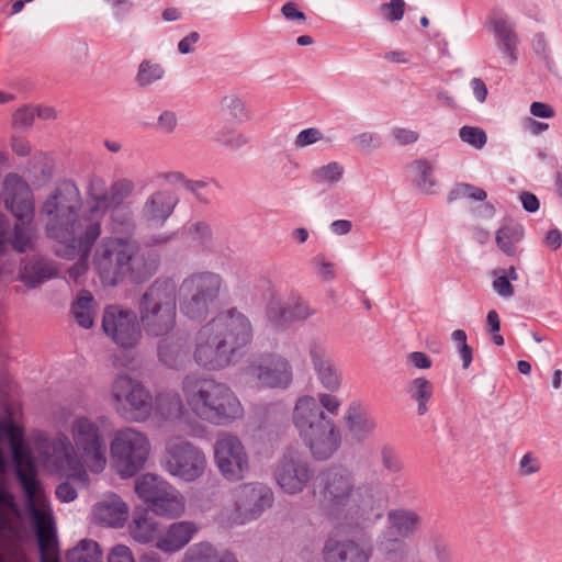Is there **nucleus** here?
I'll return each mask as SVG.
<instances>
[{
    "mask_svg": "<svg viewBox=\"0 0 562 562\" xmlns=\"http://www.w3.org/2000/svg\"><path fill=\"white\" fill-rule=\"evenodd\" d=\"M414 168L418 172V188L425 193H431L432 187L436 184L432 178V167L426 159H417L414 161Z\"/></svg>",
    "mask_w": 562,
    "mask_h": 562,
    "instance_id": "a18cd8bd",
    "label": "nucleus"
},
{
    "mask_svg": "<svg viewBox=\"0 0 562 562\" xmlns=\"http://www.w3.org/2000/svg\"><path fill=\"white\" fill-rule=\"evenodd\" d=\"M167 467L172 475L191 482L202 475L205 457L199 448L189 441L173 442L169 447Z\"/></svg>",
    "mask_w": 562,
    "mask_h": 562,
    "instance_id": "f3484780",
    "label": "nucleus"
},
{
    "mask_svg": "<svg viewBox=\"0 0 562 562\" xmlns=\"http://www.w3.org/2000/svg\"><path fill=\"white\" fill-rule=\"evenodd\" d=\"M406 392L417 403V414L425 415L428 412L427 403L434 394V384L426 378L419 376L407 384Z\"/></svg>",
    "mask_w": 562,
    "mask_h": 562,
    "instance_id": "f704fd0d",
    "label": "nucleus"
},
{
    "mask_svg": "<svg viewBox=\"0 0 562 562\" xmlns=\"http://www.w3.org/2000/svg\"><path fill=\"white\" fill-rule=\"evenodd\" d=\"M493 289L502 297H509L514 294V288L508 276H499L493 281Z\"/></svg>",
    "mask_w": 562,
    "mask_h": 562,
    "instance_id": "69168bd1",
    "label": "nucleus"
},
{
    "mask_svg": "<svg viewBox=\"0 0 562 562\" xmlns=\"http://www.w3.org/2000/svg\"><path fill=\"white\" fill-rule=\"evenodd\" d=\"M316 486L328 514L347 525L362 526L383 516L385 497L372 484L355 486L351 473L342 467H330L316 475Z\"/></svg>",
    "mask_w": 562,
    "mask_h": 562,
    "instance_id": "f257e3e1",
    "label": "nucleus"
},
{
    "mask_svg": "<svg viewBox=\"0 0 562 562\" xmlns=\"http://www.w3.org/2000/svg\"><path fill=\"white\" fill-rule=\"evenodd\" d=\"M345 422L352 438L357 441L364 440L375 428V420L362 408L361 403L352 401L345 415Z\"/></svg>",
    "mask_w": 562,
    "mask_h": 562,
    "instance_id": "cd10ccee",
    "label": "nucleus"
},
{
    "mask_svg": "<svg viewBox=\"0 0 562 562\" xmlns=\"http://www.w3.org/2000/svg\"><path fill=\"white\" fill-rule=\"evenodd\" d=\"M171 486L162 477L147 473L139 476L135 482V493L146 505H150L161 493Z\"/></svg>",
    "mask_w": 562,
    "mask_h": 562,
    "instance_id": "2f4dec72",
    "label": "nucleus"
},
{
    "mask_svg": "<svg viewBox=\"0 0 562 562\" xmlns=\"http://www.w3.org/2000/svg\"><path fill=\"white\" fill-rule=\"evenodd\" d=\"M108 562H135V559L127 546L116 544L109 552Z\"/></svg>",
    "mask_w": 562,
    "mask_h": 562,
    "instance_id": "680f3d73",
    "label": "nucleus"
},
{
    "mask_svg": "<svg viewBox=\"0 0 562 562\" xmlns=\"http://www.w3.org/2000/svg\"><path fill=\"white\" fill-rule=\"evenodd\" d=\"M342 175L344 167L337 161H331L325 166L312 170L308 176V180L314 184L327 183L333 186L340 181Z\"/></svg>",
    "mask_w": 562,
    "mask_h": 562,
    "instance_id": "a19ab883",
    "label": "nucleus"
},
{
    "mask_svg": "<svg viewBox=\"0 0 562 562\" xmlns=\"http://www.w3.org/2000/svg\"><path fill=\"white\" fill-rule=\"evenodd\" d=\"M308 355L317 380L323 387L330 392L338 390L342 380L341 372L326 346L318 340H312L308 346Z\"/></svg>",
    "mask_w": 562,
    "mask_h": 562,
    "instance_id": "412c9836",
    "label": "nucleus"
},
{
    "mask_svg": "<svg viewBox=\"0 0 562 562\" xmlns=\"http://www.w3.org/2000/svg\"><path fill=\"white\" fill-rule=\"evenodd\" d=\"M5 207L19 221H31L34 213L32 192L29 184L15 173H9L3 181Z\"/></svg>",
    "mask_w": 562,
    "mask_h": 562,
    "instance_id": "a211bd4d",
    "label": "nucleus"
},
{
    "mask_svg": "<svg viewBox=\"0 0 562 562\" xmlns=\"http://www.w3.org/2000/svg\"><path fill=\"white\" fill-rule=\"evenodd\" d=\"M519 201L524 210L528 213H535L540 207V201L537 195L528 191H524L519 194Z\"/></svg>",
    "mask_w": 562,
    "mask_h": 562,
    "instance_id": "774afa93",
    "label": "nucleus"
},
{
    "mask_svg": "<svg viewBox=\"0 0 562 562\" xmlns=\"http://www.w3.org/2000/svg\"><path fill=\"white\" fill-rule=\"evenodd\" d=\"M11 239V225L5 215L0 214V257L7 251V245Z\"/></svg>",
    "mask_w": 562,
    "mask_h": 562,
    "instance_id": "0e129e2a",
    "label": "nucleus"
},
{
    "mask_svg": "<svg viewBox=\"0 0 562 562\" xmlns=\"http://www.w3.org/2000/svg\"><path fill=\"white\" fill-rule=\"evenodd\" d=\"M108 187L105 180L91 175L86 189V201L72 181V195L77 205L72 204V280H77L89 268L91 249L101 235V218L104 215Z\"/></svg>",
    "mask_w": 562,
    "mask_h": 562,
    "instance_id": "39448f33",
    "label": "nucleus"
},
{
    "mask_svg": "<svg viewBox=\"0 0 562 562\" xmlns=\"http://www.w3.org/2000/svg\"><path fill=\"white\" fill-rule=\"evenodd\" d=\"M101 327L103 333L122 349L135 347L142 337L136 313L116 304L105 306Z\"/></svg>",
    "mask_w": 562,
    "mask_h": 562,
    "instance_id": "ddd939ff",
    "label": "nucleus"
},
{
    "mask_svg": "<svg viewBox=\"0 0 562 562\" xmlns=\"http://www.w3.org/2000/svg\"><path fill=\"white\" fill-rule=\"evenodd\" d=\"M381 9L383 12H386L387 20L392 22L400 21L405 12V2L404 0H391L387 3H383Z\"/></svg>",
    "mask_w": 562,
    "mask_h": 562,
    "instance_id": "13d9d810",
    "label": "nucleus"
},
{
    "mask_svg": "<svg viewBox=\"0 0 562 562\" xmlns=\"http://www.w3.org/2000/svg\"><path fill=\"white\" fill-rule=\"evenodd\" d=\"M72 482L87 485V469L100 474L106 467V449L101 431L95 423L86 417L72 422Z\"/></svg>",
    "mask_w": 562,
    "mask_h": 562,
    "instance_id": "1a4fd4ad",
    "label": "nucleus"
},
{
    "mask_svg": "<svg viewBox=\"0 0 562 562\" xmlns=\"http://www.w3.org/2000/svg\"><path fill=\"white\" fill-rule=\"evenodd\" d=\"M491 25L493 26V31L497 40L498 49L504 56L508 57L509 64L514 65L518 60V34L508 20L502 14L494 13V18L491 20Z\"/></svg>",
    "mask_w": 562,
    "mask_h": 562,
    "instance_id": "bb28decb",
    "label": "nucleus"
},
{
    "mask_svg": "<svg viewBox=\"0 0 562 562\" xmlns=\"http://www.w3.org/2000/svg\"><path fill=\"white\" fill-rule=\"evenodd\" d=\"M131 537L140 543H148L159 537L158 524L153 515L140 506L135 507L128 526Z\"/></svg>",
    "mask_w": 562,
    "mask_h": 562,
    "instance_id": "c85d7f7f",
    "label": "nucleus"
},
{
    "mask_svg": "<svg viewBox=\"0 0 562 562\" xmlns=\"http://www.w3.org/2000/svg\"><path fill=\"white\" fill-rule=\"evenodd\" d=\"M288 306V323L294 321H304L314 314V311L310 308L304 302H296L293 305L286 304Z\"/></svg>",
    "mask_w": 562,
    "mask_h": 562,
    "instance_id": "6e6d98bb",
    "label": "nucleus"
},
{
    "mask_svg": "<svg viewBox=\"0 0 562 562\" xmlns=\"http://www.w3.org/2000/svg\"><path fill=\"white\" fill-rule=\"evenodd\" d=\"M288 313V306L274 297H272L267 304V318L276 327H284L289 324Z\"/></svg>",
    "mask_w": 562,
    "mask_h": 562,
    "instance_id": "49530a36",
    "label": "nucleus"
},
{
    "mask_svg": "<svg viewBox=\"0 0 562 562\" xmlns=\"http://www.w3.org/2000/svg\"><path fill=\"white\" fill-rule=\"evenodd\" d=\"M531 47L537 57L544 63L549 70H551L554 61L543 33L535 34L531 41Z\"/></svg>",
    "mask_w": 562,
    "mask_h": 562,
    "instance_id": "09e8293b",
    "label": "nucleus"
},
{
    "mask_svg": "<svg viewBox=\"0 0 562 562\" xmlns=\"http://www.w3.org/2000/svg\"><path fill=\"white\" fill-rule=\"evenodd\" d=\"M164 75L165 69L160 64L144 59L138 66L135 81L139 87L145 88L160 80Z\"/></svg>",
    "mask_w": 562,
    "mask_h": 562,
    "instance_id": "37998d69",
    "label": "nucleus"
},
{
    "mask_svg": "<svg viewBox=\"0 0 562 562\" xmlns=\"http://www.w3.org/2000/svg\"><path fill=\"white\" fill-rule=\"evenodd\" d=\"M42 213L47 216L46 233L64 246L63 252L56 250L60 256L70 254V204L59 190H56L47 198L42 207Z\"/></svg>",
    "mask_w": 562,
    "mask_h": 562,
    "instance_id": "2eb2a0df",
    "label": "nucleus"
},
{
    "mask_svg": "<svg viewBox=\"0 0 562 562\" xmlns=\"http://www.w3.org/2000/svg\"><path fill=\"white\" fill-rule=\"evenodd\" d=\"M198 530L199 528L193 521L171 522L157 538L156 548L168 554L179 552L193 539Z\"/></svg>",
    "mask_w": 562,
    "mask_h": 562,
    "instance_id": "4be33fe9",
    "label": "nucleus"
},
{
    "mask_svg": "<svg viewBox=\"0 0 562 562\" xmlns=\"http://www.w3.org/2000/svg\"><path fill=\"white\" fill-rule=\"evenodd\" d=\"M30 222L31 221H20V223L14 226L12 246L18 252H25L31 244V238L24 228V225Z\"/></svg>",
    "mask_w": 562,
    "mask_h": 562,
    "instance_id": "3c124183",
    "label": "nucleus"
},
{
    "mask_svg": "<svg viewBox=\"0 0 562 562\" xmlns=\"http://www.w3.org/2000/svg\"><path fill=\"white\" fill-rule=\"evenodd\" d=\"M102 550L92 539H82L72 547V562H102Z\"/></svg>",
    "mask_w": 562,
    "mask_h": 562,
    "instance_id": "79ce46f5",
    "label": "nucleus"
},
{
    "mask_svg": "<svg viewBox=\"0 0 562 562\" xmlns=\"http://www.w3.org/2000/svg\"><path fill=\"white\" fill-rule=\"evenodd\" d=\"M285 415L276 405L266 406L258 414V429L268 435H278L283 426Z\"/></svg>",
    "mask_w": 562,
    "mask_h": 562,
    "instance_id": "4c0bfd02",
    "label": "nucleus"
},
{
    "mask_svg": "<svg viewBox=\"0 0 562 562\" xmlns=\"http://www.w3.org/2000/svg\"><path fill=\"white\" fill-rule=\"evenodd\" d=\"M387 518L390 525L403 538L414 535L422 521L420 516L416 512L404 508L390 510Z\"/></svg>",
    "mask_w": 562,
    "mask_h": 562,
    "instance_id": "72a5a7b5",
    "label": "nucleus"
},
{
    "mask_svg": "<svg viewBox=\"0 0 562 562\" xmlns=\"http://www.w3.org/2000/svg\"><path fill=\"white\" fill-rule=\"evenodd\" d=\"M273 475L285 493L295 495L305 490L315 476V470L296 450L289 449L276 464Z\"/></svg>",
    "mask_w": 562,
    "mask_h": 562,
    "instance_id": "4468645a",
    "label": "nucleus"
},
{
    "mask_svg": "<svg viewBox=\"0 0 562 562\" xmlns=\"http://www.w3.org/2000/svg\"><path fill=\"white\" fill-rule=\"evenodd\" d=\"M522 236L524 227L521 225L503 226L496 233V244L507 256H514L515 245L521 240Z\"/></svg>",
    "mask_w": 562,
    "mask_h": 562,
    "instance_id": "58836bf2",
    "label": "nucleus"
},
{
    "mask_svg": "<svg viewBox=\"0 0 562 562\" xmlns=\"http://www.w3.org/2000/svg\"><path fill=\"white\" fill-rule=\"evenodd\" d=\"M223 279L212 271L194 272L179 285V306L190 321L203 323L216 307Z\"/></svg>",
    "mask_w": 562,
    "mask_h": 562,
    "instance_id": "9d476101",
    "label": "nucleus"
},
{
    "mask_svg": "<svg viewBox=\"0 0 562 562\" xmlns=\"http://www.w3.org/2000/svg\"><path fill=\"white\" fill-rule=\"evenodd\" d=\"M257 379L268 387L286 389L293 380L292 367L282 356L268 353L254 367Z\"/></svg>",
    "mask_w": 562,
    "mask_h": 562,
    "instance_id": "aec40b11",
    "label": "nucleus"
},
{
    "mask_svg": "<svg viewBox=\"0 0 562 562\" xmlns=\"http://www.w3.org/2000/svg\"><path fill=\"white\" fill-rule=\"evenodd\" d=\"M183 392L192 412L214 425H226L243 416V406L232 390L213 379L187 376Z\"/></svg>",
    "mask_w": 562,
    "mask_h": 562,
    "instance_id": "423d86ee",
    "label": "nucleus"
},
{
    "mask_svg": "<svg viewBox=\"0 0 562 562\" xmlns=\"http://www.w3.org/2000/svg\"><path fill=\"white\" fill-rule=\"evenodd\" d=\"M392 135L402 146L414 144L419 138V134L417 132L402 127L393 128Z\"/></svg>",
    "mask_w": 562,
    "mask_h": 562,
    "instance_id": "e2e57ef3",
    "label": "nucleus"
},
{
    "mask_svg": "<svg viewBox=\"0 0 562 562\" xmlns=\"http://www.w3.org/2000/svg\"><path fill=\"white\" fill-rule=\"evenodd\" d=\"M353 142L357 143V145L362 150L375 149L382 145L381 137L379 136V134L370 132H364L357 135L353 138Z\"/></svg>",
    "mask_w": 562,
    "mask_h": 562,
    "instance_id": "052dcab7",
    "label": "nucleus"
},
{
    "mask_svg": "<svg viewBox=\"0 0 562 562\" xmlns=\"http://www.w3.org/2000/svg\"><path fill=\"white\" fill-rule=\"evenodd\" d=\"M460 139L475 149H482L487 143L486 132L479 126L464 125L459 130Z\"/></svg>",
    "mask_w": 562,
    "mask_h": 562,
    "instance_id": "c03bdc74",
    "label": "nucleus"
},
{
    "mask_svg": "<svg viewBox=\"0 0 562 562\" xmlns=\"http://www.w3.org/2000/svg\"><path fill=\"white\" fill-rule=\"evenodd\" d=\"M249 318L236 307L218 313L195 335V362L207 370H221L236 363L252 340Z\"/></svg>",
    "mask_w": 562,
    "mask_h": 562,
    "instance_id": "f03ea898",
    "label": "nucleus"
},
{
    "mask_svg": "<svg viewBox=\"0 0 562 562\" xmlns=\"http://www.w3.org/2000/svg\"><path fill=\"white\" fill-rule=\"evenodd\" d=\"M0 432L11 439L12 459L15 464V474L19 480L25 498L27 510L33 520L34 531L41 553V562H60L59 547L56 528L50 513L45 508H38L41 486L36 479L37 470L32 454L21 443L15 442L22 437L21 430L11 422L0 420Z\"/></svg>",
    "mask_w": 562,
    "mask_h": 562,
    "instance_id": "7ed1b4c3",
    "label": "nucleus"
},
{
    "mask_svg": "<svg viewBox=\"0 0 562 562\" xmlns=\"http://www.w3.org/2000/svg\"><path fill=\"white\" fill-rule=\"evenodd\" d=\"M139 322L148 336L168 335L176 326L177 285L168 277L157 278L138 300Z\"/></svg>",
    "mask_w": 562,
    "mask_h": 562,
    "instance_id": "6e6552de",
    "label": "nucleus"
},
{
    "mask_svg": "<svg viewBox=\"0 0 562 562\" xmlns=\"http://www.w3.org/2000/svg\"><path fill=\"white\" fill-rule=\"evenodd\" d=\"M149 451V440L143 432L119 429L110 443L111 469L122 479L132 477L145 467Z\"/></svg>",
    "mask_w": 562,
    "mask_h": 562,
    "instance_id": "9b49d317",
    "label": "nucleus"
},
{
    "mask_svg": "<svg viewBox=\"0 0 562 562\" xmlns=\"http://www.w3.org/2000/svg\"><path fill=\"white\" fill-rule=\"evenodd\" d=\"M35 119V109L24 106L18 109L13 114V125L19 128L30 127Z\"/></svg>",
    "mask_w": 562,
    "mask_h": 562,
    "instance_id": "4d7b16f0",
    "label": "nucleus"
},
{
    "mask_svg": "<svg viewBox=\"0 0 562 562\" xmlns=\"http://www.w3.org/2000/svg\"><path fill=\"white\" fill-rule=\"evenodd\" d=\"M53 269L48 265L41 262H30L25 265L21 281L29 288H35L53 277Z\"/></svg>",
    "mask_w": 562,
    "mask_h": 562,
    "instance_id": "ea45409f",
    "label": "nucleus"
},
{
    "mask_svg": "<svg viewBox=\"0 0 562 562\" xmlns=\"http://www.w3.org/2000/svg\"><path fill=\"white\" fill-rule=\"evenodd\" d=\"M283 16L289 21L305 22L306 15L303 11L299 10L296 4L292 1L284 3L281 8Z\"/></svg>",
    "mask_w": 562,
    "mask_h": 562,
    "instance_id": "338daca9",
    "label": "nucleus"
},
{
    "mask_svg": "<svg viewBox=\"0 0 562 562\" xmlns=\"http://www.w3.org/2000/svg\"><path fill=\"white\" fill-rule=\"evenodd\" d=\"M143 508L156 516L176 518L184 512V503L179 492L173 486H169V490H166L150 505Z\"/></svg>",
    "mask_w": 562,
    "mask_h": 562,
    "instance_id": "c756f323",
    "label": "nucleus"
},
{
    "mask_svg": "<svg viewBox=\"0 0 562 562\" xmlns=\"http://www.w3.org/2000/svg\"><path fill=\"white\" fill-rule=\"evenodd\" d=\"M323 138V133L316 127H308L301 131L294 142L295 147L303 148L315 144Z\"/></svg>",
    "mask_w": 562,
    "mask_h": 562,
    "instance_id": "864d4df0",
    "label": "nucleus"
},
{
    "mask_svg": "<svg viewBox=\"0 0 562 562\" xmlns=\"http://www.w3.org/2000/svg\"><path fill=\"white\" fill-rule=\"evenodd\" d=\"M183 562H238L236 557L228 551L218 554L209 542H200L191 546L183 558Z\"/></svg>",
    "mask_w": 562,
    "mask_h": 562,
    "instance_id": "473e14b6",
    "label": "nucleus"
},
{
    "mask_svg": "<svg viewBox=\"0 0 562 562\" xmlns=\"http://www.w3.org/2000/svg\"><path fill=\"white\" fill-rule=\"evenodd\" d=\"M272 504L273 493L270 487L259 483L244 486L239 508L246 513L248 518H258Z\"/></svg>",
    "mask_w": 562,
    "mask_h": 562,
    "instance_id": "b1692460",
    "label": "nucleus"
},
{
    "mask_svg": "<svg viewBox=\"0 0 562 562\" xmlns=\"http://www.w3.org/2000/svg\"><path fill=\"white\" fill-rule=\"evenodd\" d=\"M93 266L105 286L125 281L138 284L156 273L159 257L155 252L143 251L135 240L108 237L97 246Z\"/></svg>",
    "mask_w": 562,
    "mask_h": 562,
    "instance_id": "20e7f679",
    "label": "nucleus"
},
{
    "mask_svg": "<svg viewBox=\"0 0 562 562\" xmlns=\"http://www.w3.org/2000/svg\"><path fill=\"white\" fill-rule=\"evenodd\" d=\"M214 139L233 150L241 148L249 142V138L246 135L225 127L216 133Z\"/></svg>",
    "mask_w": 562,
    "mask_h": 562,
    "instance_id": "de8ad7c7",
    "label": "nucleus"
},
{
    "mask_svg": "<svg viewBox=\"0 0 562 562\" xmlns=\"http://www.w3.org/2000/svg\"><path fill=\"white\" fill-rule=\"evenodd\" d=\"M99 304L93 294L88 290H80L72 301V318L77 324L90 329L94 325Z\"/></svg>",
    "mask_w": 562,
    "mask_h": 562,
    "instance_id": "7c9ffc66",
    "label": "nucleus"
},
{
    "mask_svg": "<svg viewBox=\"0 0 562 562\" xmlns=\"http://www.w3.org/2000/svg\"><path fill=\"white\" fill-rule=\"evenodd\" d=\"M108 211H110L112 232L131 239L136 227L131 206L109 207Z\"/></svg>",
    "mask_w": 562,
    "mask_h": 562,
    "instance_id": "c9c22d12",
    "label": "nucleus"
},
{
    "mask_svg": "<svg viewBox=\"0 0 562 562\" xmlns=\"http://www.w3.org/2000/svg\"><path fill=\"white\" fill-rule=\"evenodd\" d=\"M177 125V114L173 111L166 110L160 113L157 122L153 126L165 134H171L175 132Z\"/></svg>",
    "mask_w": 562,
    "mask_h": 562,
    "instance_id": "603ef678",
    "label": "nucleus"
},
{
    "mask_svg": "<svg viewBox=\"0 0 562 562\" xmlns=\"http://www.w3.org/2000/svg\"><path fill=\"white\" fill-rule=\"evenodd\" d=\"M381 460H382L383 468L391 473H397L403 468L402 461H401L397 452L391 446L382 447Z\"/></svg>",
    "mask_w": 562,
    "mask_h": 562,
    "instance_id": "8fccbe9b",
    "label": "nucleus"
},
{
    "mask_svg": "<svg viewBox=\"0 0 562 562\" xmlns=\"http://www.w3.org/2000/svg\"><path fill=\"white\" fill-rule=\"evenodd\" d=\"M214 459L223 476L232 482L243 480L249 470L245 448L234 435H225L215 442Z\"/></svg>",
    "mask_w": 562,
    "mask_h": 562,
    "instance_id": "dca6fc26",
    "label": "nucleus"
},
{
    "mask_svg": "<svg viewBox=\"0 0 562 562\" xmlns=\"http://www.w3.org/2000/svg\"><path fill=\"white\" fill-rule=\"evenodd\" d=\"M429 539L432 544L437 560L439 562H450L451 553L442 537L436 532H432Z\"/></svg>",
    "mask_w": 562,
    "mask_h": 562,
    "instance_id": "5fc2aeb1",
    "label": "nucleus"
},
{
    "mask_svg": "<svg viewBox=\"0 0 562 562\" xmlns=\"http://www.w3.org/2000/svg\"><path fill=\"white\" fill-rule=\"evenodd\" d=\"M112 396L121 417L130 422L146 420L153 409V396L142 382L126 374L117 375L112 384Z\"/></svg>",
    "mask_w": 562,
    "mask_h": 562,
    "instance_id": "f8f14e48",
    "label": "nucleus"
},
{
    "mask_svg": "<svg viewBox=\"0 0 562 562\" xmlns=\"http://www.w3.org/2000/svg\"><path fill=\"white\" fill-rule=\"evenodd\" d=\"M360 543L353 540H337L328 538L325 542L323 554L325 562H369L372 555V541L364 533L359 539Z\"/></svg>",
    "mask_w": 562,
    "mask_h": 562,
    "instance_id": "6ab92c4d",
    "label": "nucleus"
},
{
    "mask_svg": "<svg viewBox=\"0 0 562 562\" xmlns=\"http://www.w3.org/2000/svg\"><path fill=\"white\" fill-rule=\"evenodd\" d=\"M14 507L13 496L0 486V532H2L9 524L5 508Z\"/></svg>",
    "mask_w": 562,
    "mask_h": 562,
    "instance_id": "bf43d9fd",
    "label": "nucleus"
},
{
    "mask_svg": "<svg viewBox=\"0 0 562 562\" xmlns=\"http://www.w3.org/2000/svg\"><path fill=\"white\" fill-rule=\"evenodd\" d=\"M134 190V183L132 180L122 178L112 182L108 189L106 200L104 204V214L109 207L130 206L124 204V200L127 199Z\"/></svg>",
    "mask_w": 562,
    "mask_h": 562,
    "instance_id": "e433bc0d",
    "label": "nucleus"
},
{
    "mask_svg": "<svg viewBox=\"0 0 562 562\" xmlns=\"http://www.w3.org/2000/svg\"><path fill=\"white\" fill-rule=\"evenodd\" d=\"M189 352L188 339L182 335L164 338L157 346L159 361L172 370L182 368L188 360Z\"/></svg>",
    "mask_w": 562,
    "mask_h": 562,
    "instance_id": "a878e982",
    "label": "nucleus"
},
{
    "mask_svg": "<svg viewBox=\"0 0 562 562\" xmlns=\"http://www.w3.org/2000/svg\"><path fill=\"white\" fill-rule=\"evenodd\" d=\"M92 513L101 525L122 527L128 518V506L120 495L110 493L93 506Z\"/></svg>",
    "mask_w": 562,
    "mask_h": 562,
    "instance_id": "5701e85b",
    "label": "nucleus"
},
{
    "mask_svg": "<svg viewBox=\"0 0 562 562\" xmlns=\"http://www.w3.org/2000/svg\"><path fill=\"white\" fill-rule=\"evenodd\" d=\"M177 204L178 198L169 191H156L147 198L142 211L143 216L148 222L162 226L173 213Z\"/></svg>",
    "mask_w": 562,
    "mask_h": 562,
    "instance_id": "393cba45",
    "label": "nucleus"
},
{
    "mask_svg": "<svg viewBox=\"0 0 562 562\" xmlns=\"http://www.w3.org/2000/svg\"><path fill=\"white\" fill-rule=\"evenodd\" d=\"M293 423L315 460H327L339 448V430L314 397L302 396L296 401Z\"/></svg>",
    "mask_w": 562,
    "mask_h": 562,
    "instance_id": "0eeeda50",
    "label": "nucleus"
}]
</instances>
